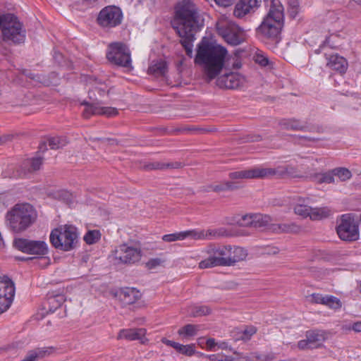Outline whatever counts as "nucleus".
<instances>
[{"mask_svg":"<svg viewBox=\"0 0 361 361\" xmlns=\"http://www.w3.org/2000/svg\"><path fill=\"white\" fill-rule=\"evenodd\" d=\"M255 61L262 66H266L269 63V59L262 54H257L256 56Z\"/></svg>","mask_w":361,"mask_h":361,"instance_id":"obj_47","label":"nucleus"},{"mask_svg":"<svg viewBox=\"0 0 361 361\" xmlns=\"http://www.w3.org/2000/svg\"><path fill=\"white\" fill-rule=\"evenodd\" d=\"M37 214L29 204H17L6 214L10 228L16 233L26 230L35 221Z\"/></svg>","mask_w":361,"mask_h":361,"instance_id":"obj_4","label":"nucleus"},{"mask_svg":"<svg viewBox=\"0 0 361 361\" xmlns=\"http://www.w3.org/2000/svg\"><path fill=\"white\" fill-rule=\"evenodd\" d=\"M207 346L209 350H212L213 348L217 346V343L215 342L214 338H209L207 341Z\"/></svg>","mask_w":361,"mask_h":361,"instance_id":"obj_59","label":"nucleus"},{"mask_svg":"<svg viewBox=\"0 0 361 361\" xmlns=\"http://www.w3.org/2000/svg\"><path fill=\"white\" fill-rule=\"evenodd\" d=\"M325 305L334 310H338L341 307L342 303L341 300L334 296H326Z\"/></svg>","mask_w":361,"mask_h":361,"instance_id":"obj_38","label":"nucleus"},{"mask_svg":"<svg viewBox=\"0 0 361 361\" xmlns=\"http://www.w3.org/2000/svg\"><path fill=\"white\" fill-rule=\"evenodd\" d=\"M15 295L13 282L7 276L0 277V313L11 306Z\"/></svg>","mask_w":361,"mask_h":361,"instance_id":"obj_15","label":"nucleus"},{"mask_svg":"<svg viewBox=\"0 0 361 361\" xmlns=\"http://www.w3.org/2000/svg\"><path fill=\"white\" fill-rule=\"evenodd\" d=\"M180 166H181V164L179 162L166 164V169H169V168L178 169V168H180Z\"/></svg>","mask_w":361,"mask_h":361,"instance_id":"obj_61","label":"nucleus"},{"mask_svg":"<svg viewBox=\"0 0 361 361\" xmlns=\"http://www.w3.org/2000/svg\"><path fill=\"white\" fill-rule=\"evenodd\" d=\"M334 176L335 175L332 171L324 173H317L315 175L314 179L318 183H331L335 181Z\"/></svg>","mask_w":361,"mask_h":361,"instance_id":"obj_34","label":"nucleus"},{"mask_svg":"<svg viewBox=\"0 0 361 361\" xmlns=\"http://www.w3.org/2000/svg\"><path fill=\"white\" fill-rule=\"evenodd\" d=\"M163 261L159 258H154L149 260L147 263V267L149 269H154L162 264Z\"/></svg>","mask_w":361,"mask_h":361,"instance_id":"obj_46","label":"nucleus"},{"mask_svg":"<svg viewBox=\"0 0 361 361\" xmlns=\"http://www.w3.org/2000/svg\"><path fill=\"white\" fill-rule=\"evenodd\" d=\"M114 297L124 305H131L137 301L141 294L134 288H123L114 293Z\"/></svg>","mask_w":361,"mask_h":361,"instance_id":"obj_20","label":"nucleus"},{"mask_svg":"<svg viewBox=\"0 0 361 361\" xmlns=\"http://www.w3.org/2000/svg\"><path fill=\"white\" fill-rule=\"evenodd\" d=\"M253 214H246L242 216L238 220L237 224L238 226L242 227H250L252 228Z\"/></svg>","mask_w":361,"mask_h":361,"instance_id":"obj_40","label":"nucleus"},{"mask_svg":"<svg viewBox=\"0 0 361 361\" xmlns=\"http://www.w3.org/2000/svg\"><path fill=\"white\" fill-rule=\"evenodd\" d=\"M261 0H240L235 6L233 14L238 18L255 12L259 6Z\"/></svg>","mask_w":361,"mask_h":361,"instance_id":"obj_21","label":"nucleus"},{"mask_svg":"<svg viewBox=\"0 0 361 361\" xmlns=\"http://www.w3.org/2000/svg\"><path fill=\"white\" fill-rule=\"evenodd\" d=\"M161 341H162V343H165L166 345L173 347L174 349H176L177 345L178 344V343L168 340L165 338H162Z\"/></svg>","mask_w":361,"mask_h":361,"instance_id":"obj_56","label":"nucleus"},{"mask_svg":"<svg viewBox=\"0 0 361 361\" xmlns=\"http://www.w3.org/2000/svg\"><path fill=\"white\" fill-rule=\"evenodd\" d=\"M298 6L299 5H296L295 6L290 7L289 13L293 18H295L299 11Z\"/></svg>","mask_w":361,"mask_h":361,"instance_id":"obj_58","label":"nucleus"},{"mask_svg":"<svg viewBox=\"0 0 361 361\" xmlns=\"http://www.w3.org/2000/svg\"><path fill=\"white\" fill-rule=\"evenodd\" d=\"M352 329L355 332H361V321L354 323Z\"/></svg>","mask_w":361,"mask_h":361,"instance_id":"obj_60","label":"nucleus"},{"mask_svg":"<svg viewBox=\"0 0 361 361\" xmlns=\"http://www.w3.org/2000/svg\"><path fill=\"white\" fill-rule=\"evenodd\" d=\"M50 242L56 249L63 251L72 250L78 243V230L73 225L60 226L51 232Z\"/></svg>","mask_w":361,"mask_h":361,"instance_id":"obj_5","label":"nucleus"},{"mask_svg":"<svg viewBox=\"0 0 361 361\" xmlns=\"http://www.w3.org/2000/svg\"><path fill=\"white\" fill-rule=\"evenodd\" d=\"M247 255L245 250L240 247L228 246V266H233L236 262L244 260Z\"/></svg>","mask_w":361,"mask_h":361,"instance_id":"obj_25","label":"nucleus"},{"mask_svg":"<svg viewBox=\"0 0 361 361\" xmlns=\"http://www.w3.org/2000/svg\"><path fill=\"white\" fill-rule=\"evenodd\" d=\"M280 126L286 130H291L292 120H283L280 122Z\"/></svg>","mask_w":361,"mask_h":361,"instance_id":"obj_55","label":"nucleus"},{"mask_svg":"<svg viewBox=\"0 0 361 361\" xmlns=\"http://www.w3.org/2000/svg\"><path fill=\"white\" fill-rule=\"evenodd\" d=\"M298 348L300 350H305L310 348V345L307 341V338L305 337V339L300 340L298 342Z\"/></svg>","mask_w":361,"mask_h":361,"instance_id":"obj_48","label":"nucleus"},{"mask_svg":"<svg viewBox=\"0 0 361 361\" xmlns=\"http://www.w3.org/2000/svg\"><path fill=\"white\" fill-rule=\"evenodd\" d=\"M47 141L51 149H59L65 147L68 143V140L65 137H50Z\"/></svg>","mask_w":361,"mask_h":361,"instance_id":"obj_30","label":"nucleus"},{"mask_svg":"<svg viewBox=\"0 0 361 361\" xmlns=\"http://www.w3.org/2000/svg\"><path fill=\"white\" fill-rule=\"evenodd\" d=\"M305 337L310 345L311 349L319 348L327 339V333L322 330H310L305 334Z\"/></svg>","mask_w":361,"mask_h":361,"instance_id":"obj_24","label":"nucleus"},{"mask_svg":"<svg viewBox=\"0 0 361 361\" xmlns=\"http://www.w3.org/2000/svg\"><path fill=\"white\" fill-rule=\"evenodd\" d=\"M290 128L291 130H307L309 127L299 121L292 120V126H290Z\"/></svg>","mask_w":361,"mask_h":361,"instance_id":"obj_45","label":"nucleus"},{"mask_svg":"<svg viewBox=\"0 0 361 361\" xmlns=\"http://www.w3.org/2000/svg\"><path fill=\"white\" fill-rule=\"evenodd\" d=\"M203 25L204 19L191 0H183L177 4L172 26L181 38L180 43L190 57L192 56L195 35Z\"/></svg>","mask_w":361,"mask_h":361,"instance_id":"obj_1","label":"nucleus"},{"mask_svg":"<svg viewBox=\"0 0 361 361\" xmlns=\"http://www.w3.org/2000/svg\"><path fill=\"white\" fill-rule=\"evenodd\" d=\"M82 104L85 106V109L83 111V116L86 118H89L91 115H104L107 117H113L118 114L116 108L102 106L100 102L89 103L83 102Z\"/></svg>","mask_w":361,"mask_h":361,"instance_id":"obj_18","label":"nucleus"},{"mask_svg":"<svg viewBox=\"0 0 361 361\" xmlns=\"http://www.w3.org/2000/svg\"><path fill=\"white\" fill-rule=\"evenodd\" d=\"M216 26L218 34L228 44L238 45L245 41L244 31L235 23L224 19L219 20Z\"/></svg>","mask_w":361,"mask_h":361,"instance_id":"obj_9","label":"nucleus"},{"mask_svg":"<svg viewBox=\"0 0 361 361\" xmlns=\"http://www.w3.org/2000/svg\"><path fill=\"white\" fill-rule=\"evenodd\" d=\"M339 238L345 241H355L359 239V222L350 214L341 216L336 227Z\"/></svg>","mask_w":361,"mask_h":361,"instance_id":"obj_10","label":"nucleus"},{"mask_svg":"<svg viewBox=\"0 0 361 361\" xmlns=\"http://www.w3.org/2000/svg\"><path fill=\"white\" fill-rule=\"evenodd\" d=\"M277 174V171L274 169L269 168H253L247 170H242L231 172L228 176L232 180L235 179H248V178H262L270 177Z\"/></svg>","mask_w":361,"mask_h":361,"instance_id":"obj_16","label":"nucleus"},{"mask_svg":"<svg viewBox=\"0 0 361 361\" xmlns=\"http://www.w3.org/2000/svg\"><path fill=\"white\" fill-rule=\"evenodd\" d=\"M65 301L63 295H51L48 298V302L50 305L49 311L54 312L60 307Z\"/></svg>","mask_w":361,"mask_h":361,"instance_id":"obj_32","label":"nucleus"},{"mask_svg":"<svg viewBox=\"0 0 361 361\" xmlns=\"http://www.w3.org/2000/svg\"><path fill=\"white\" fill-rule=\"evenodd\" d=\"M199 330V326L194 324H187L180 329L178 331L180 336L189 337L195 336Z\"/></svg>","mask_w":361,"mask_h":361,"instance_id":"obj_33","label":"nucleus"},{"mask_svg":"<svg viewBox=\"0 0 361 361\" xmlns=\"http://www.w3.org/2000/svg\"><path fill=\"white\" fill-rule=\"evenodd\" d=\"M13 137V135L7 134L0 137V145L11 141Z\"/></svg>","mask_w":361,"mask_h":361,"instance_id":"obj_54","label":"nucleus"},{"mask_svg":"<svg viewBox=\"0 0 361 361\" xmlns=\"http://www.w3.org/2000/svg\"><path fill=\"white\" fill-rule=\"evenodd\" d=\"M167 71L166 63L164 61L160 60L155 62L149 67L148 72L156 76H163Z\"/></svg>","mask_w":361,"mask_h":361,"instance_id":"obj_28","label":"nucleus"},{"mask_svg":"<svg viewBox=\"0 0 361 361\" xmlns=\"http://www.w3.org/2000/svg\"><path fill=\"white\" fill-rule=\"evenodd\" d=\"M281 233H298L300 231V227L295 224H280Z\"/></svg>","mask_w":361,"mask_h":361,"instance_id":"obj_39","label":"nucleus"},{"mask_svg":"<svg viewBox=\"0 0 361 361\" xmlns=\"http://www.w3.org/2000/svg\"><path fill=\"white\" fill-rule=\"evenodd\" d=\"M217 361H233V357L224 355H219V358Z\"/></svg>","mask_w":361,"mask_h":361,"instance_id":"obj_63","label":"nucleus"},{"mask_svg":"<svg viewBox=\"0 0 361 361\" xmlns=\"http://www.w3.org/2000/svg\"><path fill=\"white\" fill-rule=\"evenodd\" d=\"M307 200L298 196L293 198V208L296 215L303 219L310 217L313 221L321 220L330 215L331 211L328 207L312 208L307 205Z\"/></svg>","mask_w":361,"mask_h":361,"instance_id":"obj_8","label":"nucleus"},{"mask_svg":"<svg viewBox=\"0 0 361 361\" xmlns=\"http://www.w3.org/2000/svg\"><path fill=\"white\" fill-rule=\"evenodd\" d=\"M43 162L42 158L35 157L24 160L18 170V176L20 177L27 176L40 169Z\"/></svg>","mask_w":361,"mask_h":361,"instance_id":"obj_23","label":"nucleus"},{"mask_svg":"<svg viewBox=\"0 0 361 361\" xmlns=\"http://www.w3.org/2000/svg\"><path fill=\"white\" fill-rule=\"evenodd\" d=\"M182 232L164 235L162 239L165 242H173L183 240Z\"/></svg>","mask_w":361,"mask_h":361,"instance_id":"obj_42","label":"nucleus"},{"mask_svg":"<svg viewBox=\"0 0 361 361\" xmlns=\"http://www.w3.org/2000/svg\"><path fill=\"white\" fill-rule=\"evenodd\" d=\"M214 1L218 5L226 7V6L231 5L233 0H214Z\"/></svg>","mask_w":361,"mask_h":361,"instance_id":"obj_57","label":"nucleus"},{"mask_svg":"<svg viewBox=\"0 0 361 361\" xmlns=\"http://www.w3.org/2000/svg\"><path fill=\"white\" fill-rule=\"evenodd\" d=\"M234 62L232 64V67L233 68L238 69L241 67V63L239 61L238 59L236 57L233 58Z\"/></svg>","mask_w":361,"mask_h":361,"instance_id":"obj_62","label":"nucleus"},{"mask_svg":"<svg viewBox=\"0 0 361 361\" xmlns=\"http://www.w3.org/2000/svg\"><path fill=\"white\" fill-rule=\"evenodd\" d=\"M14 245L17 249L29 255H45L48 253V245L43 240L19 238L14 241Z\"/></svg>","mask_w":361,"mask_h":361,"instance_id":"obj_14","label":"nucleus"},{"mask_svg":"<svg viewBox=\"0 0 361 361\" xmlns=\"http://www.w3.org/2000/svg\"><path fill=\"white\" fill-rule=\"evenodd\" d=\"M47 354H49V350L48 349L41 348L31 350L21 361H35L37 358L44 357Z\"/></svg>","mask_w":361,"mask_h":361,"instance_id":"obj_29","label":"nucleus"},{"mask_svg":"<svg viewBox=\"0 0 361 361\" xmlns=\"http://www.w3.org/2000/svg\"><path fill=\"white\" fill-rule=\"evenodd\" d=\"M23 73L28 78H30V79L33 80H35V81H38V82H42V80H41V77L38 75H35L32 73H30V71H23Z\"/></svg>","mask_w":361,"mask_h":361,"instance_id":"obj_51","label":"nucleus"},{"mask_svg":"<svg viewBox=\"0 0 361 361\" xmlns=\"http://www.w3.org/2000/svg\"><path fill=\"white\" fill-rule=\"evenodd\" d=\"M122 20V11L115 6H108L102 8L97 19L98 24L104 28L115 27L121 23Z\"/></svg>","mask_w":361,"mask_h":361,"instance_id":"obj_12","label":"nucleus"},{"mask_svg":"<svg viewBox=\"0 0 361 361\" xmlns=\"http://www.w3.org/2000/svg\"><path fill=\"white\" fill-rule=\"evenodd\" d=\"M0 28L5 40L21 43L25 39L22 25L13 14L7 13L0 16Z\"/></svg>","mask_w":361,"mask_h":361,"instance_id":"obj_6","label":"nucleus"},{"mask_svg":"<svg viewBox=\"0 0 361 361\" xmlns=\"http://www.w3.org/2000/svg\"><path fill=\"white\" fill-rule=\"evenodd\" d=\"M294 168L287 167L284 170L280 171V175H288L294 177Z\"/></svg>","mask_w":361,"mask_h":361,"instance_id":"obj_53","label":"nucleus"},{"mask_svg":"<svg viewBox=\"0 0 361 361\" xmlns=\"http://www.w3.org/2000/svg\"><path fill=\"white\" fill-rule=\"evenodd\" d=\"M107 59L112 63L132 69L130 52L122 42H113L108 47Z\"/></svg>","mask_w":361,"mask_h":361,"instance_id":"obj_11","label":"nucleus"},{"mask_svg":"<svg viewBox=\"0 0 361 361\" xmlns=\"http://www.w3.org/2000/svg\"><path fill=\"white\" fill-rule=\"evenodd\" d=\"M140 250L136 247L122 244L113 251L111 257L116 264H133L140 260Z\"/></svg>","mask_w":361,"mask_h":361,"instance_id":"obj_13","label":"nucleus"},{"mask_svg":"<svg viewBox=\"0 0 361 361\" xmlns=\"http://www.w3.org/2000/svg\"><path fill=\"white\" fill-rule=\"evenodd\" d=\"M100 237L101 234L98 230H92L87 231L83 239L87 244L92 245L97 242Z\"/></svg>","mask_w":361,"mask_h":361,"instance_id":"obj_35","label":"nucleus"},{"mask_svg":"<svg viewBox=\"0 0 361 361\" xmlns=\"http://www.w3.org/2000/svg\"><path fill=\"white\" fill-rule=\"evenodd\" d=\"M183 239L191 238L195 240H209L221 236L226 235V231L224 228L216 230H190L182 231Z\"/></svg>","mask_w":361,"mask_h":361,"instance_id":"obj_19","label":"nucleus"},{"mask_svg":"<svg viewBox=\"0 0 361 361\" xmlns=\"http://www.w3.org/2000/svg\"><path fill=\"white\" fill-rule=\"evenodd\" d=\"M219 355H208L207 357L210 361H217L219 358Z\"/></svg>","mask_w":361,"mask_h":361,"instance_id":"obj_64","label":"nucleus"},{"mask_svg":"<svg viewBox=\"0 0 361 361\" xmlns=\"http://www.w3.org/2000/svg\"><path fill=\"white\" fill-rule=\"evenodd\" d=\"M327 66L333 70L344 73L347 70L348 63L343 57L336 54L329 57Z\"/></svg>","mask_w":361,"mask_h":361,"instance_id":"obj_26","label":"nucleus"},{"mask_svg":"<svg viewBox=\"0 0 361 361\" xmlns=\"http://www.w3.org/2000/svg\"><path fill=\"white\" fill-rule=\"evenodd\" d=\"M257 331V329L255 326H250L246 327L242 332L241 339L247 341L249 340L252 335H254Z\"/></svg>","mask_w":361,"mask_h":361,"instance_id":"obj_43","label":"nucleus"},{"mask_svg":"<svg viewBox=\"0 0 361 361\" xmlns=\"http://www.w3.org/2000/svg\"><path fill=\"white\" fill-rule=\"evenodd\" d=\"M225 186V182L219 183L218 184H212L207 186L204 190L207 192L213 191L216 192H220L226 191Z\"/></svg>","mask_w":361,"mask_h":361,"instance_id":"obj_41","label":"nucleus"},{"mask_svg":"<svg viewBox=\"0 0 361 361\" xmlns=\"http://www.w3.org/2000/svg\"><path fill=\"white\" fill-rule=\"evenodd\" d=\"M312 300L316 303L325 305L326 296L324 297L320 294L314 293L312 295Z\"/></svg>","mask_w":361,"mask_h":361,"instance_id":"obj_50","label":"nucleus"},{"mask_svg":"<svg viewBox=\"0 0 361 361\" xmlns=\"http://www.w3.org/2000/svg\"><path fill=\"white\" fill-rule=\"evenodd\" d=\"M228 246L209 245L205 249L208 257L199 263L200 269H208L218 266H228Z\"/></svg>","mask_w":361,"mask_h":361,"instance_id":"obj_7","label":"nucleus"},{"mask_svg":"<svg viewBox=\"0 0 361 361\" xmlns=\"http://www.w3.org/2000/svg\"><path fill=\"white\" fill-rule=\"evenodd\" d=\"M188 312L191 317H197L209 314L211 310L207 306H192Z\"/></svg>","mask_w":361,"mask_h":361,"instance_id":"obj_31","label":"nucleus"},{"mask_svg":"<svg viewBox=\"0 0 361 361\" xmlns=\"http://www.w3.org/2000/svg\"><path fill=\"white\" fill-rule=\"evenodd\" d=\"M267 2L269 11L259 29L264 37L277 42L283 25V6L279 0Z\"/></svg>","mask_w":361,"mask_h":361,"instance_id":"obj_3","label":"nucleus"},{"mask_svg":"<svg viewBox=\"0 0 361 361\" xmlns=\"http://www.w3.org/2000/svg\"><path fill=\"white\" fill-rule=\"evenodd\" d=\"M145 168L148 170L165 169H166V164H164V163H161V162L150 163L147 165H145Z\"/></svg>","mask_w":361,"mask_h":361,"instance_id":"obj_44","label":"nucleus"},{"mask_svg":"<svg viewBox=\"0 0 361 361\" xmlns=\"http://www.w3.org/2000/svg\"><path fill=\"white\" fill-rule=\"evenodd\" d=\"M176 350L178 353L183 354L185 355H187V356H191L195 352L194 344L183 345V344L178 343Z\"/></svg>","mask_w":361,"mask_h":361,"instance_id":"obj_37","label":"nucleus"},{"mask_svg":"<svg viewBox=\"0 0 361 361\" xmlns=\"http://www.w3.org/2000/svg\"><path fill=\"white\" fill-rule=\"evenodd\" d=\"M252 228H267L269 223L271 222V218L269 215L261 214H253Z\"/></svg>","mask_w":361,"mask_h":361,"instance_id":"obj_27","label":"nucleus"},{"mask_svg":"<svg viewBox=\"0 0 361 361\" xmlns=\"http://www.w3.org/2000/svg\"><path fill=\"white\" fill-rule=\"evenodd\" d=\"M267 228L270 230L272 232H274L276 233H281L280 224H275L269 223V224Z\"/></svg>","mask_w":361,"mask_h":361,"instance_id":"obj_52","label":"nucleus"},{"mask_svg":"<svg viewBox=\"0 0 361 361\" xmlns=\"http://www.w3.org/2000/svg\"><path fill=\"white\" fill-rule=\"evenodd\" d=\"M225 185L226 190H234L240 187L238 183L233 181H225Z\"/></svg>","mask_w":361,"mask_h":361,"instance_id":"obj_49","label":"nucleus"},{"mask_svg":"<svg viewBox=\"0 0 361 361\" xmlns=\"http://www.w3.org/2000/svg\"><path fill=\"white\" fill-rule=\"evenodd\" d=\"M333 172L341 181L349 180L352 176L351 172L346 168H337L334 169Z\"/></svg>","mask_w":361,"mask_h":361,"instance_id":"obj_36","label":"nucleus"},{"mask_svg":"<svg viewBox=\"0 0 361 361\" xmlns=\"http://www.w3.org/2000/svg\"><path fill=\"white\" fill-rule=\"evenodd\" d=\"M146 329H122L119 331L117 339H126L128 341L138 340L141 343H146L148 340L145 338Z\"/></svg>","mask_w":361,"mask_h":361,"instance_id":"obj_22","label":"nucleus"},{"mask_svg":"<svg viewBox=\"0 0 361 361\" xmlns=\"http://www.w3.org/2000/svg\"><path fill=\"white\" fill-rule=\"evenodd\" d=\"M227 54L228 51L224 47L202 40L198 46L195 61L203 66L206 75L212 80L220 73L224 63H228L230 59Z\"/></svg>","mask_w":361,"mask_h":361,"instance_id":"obj_2","label":"nucleus"},{"mask_svg":"<svg viewBox=\"0 0 361 361\" xmlns=\"http://www.w3.org/2000/svg\"><path fill=\"white\" fill-rule=\"evenodd\" d=\"M246 80L238 73H225L216 80V85L221 89H238L244 85Z\"/></svg>","mask_w":361,"mask_h":361,"instance_id":"obj_17","label":"nucleus"}]
</instances>
